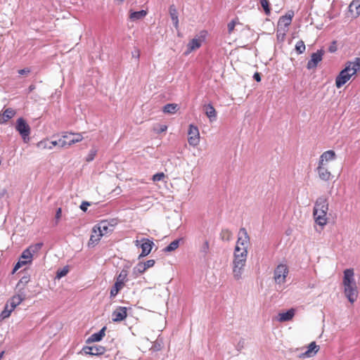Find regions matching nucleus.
<instances>
[{
  "mask_svg": "<svg viewBox=\"0 0 360 360\" xmlns=\"http://www.w3.org/2000/svg\"><path fill=\"white\" fill-rule=\"evenodd\" d=\"M128 309L125 307H117L112 313V320L114 322H121L127 317Z\"/></svg>",
  "mask_w": 360,
  "mask_h": 360,
  "instance_id": "nucleus-13",
  "label": "nucleus"
},
{
  "mask_svg": "<svg viewBox=\"0 0 360 360\" xmlns=\"http://www.w3.org/2000/svg\"><path fill=\"white\" fill-rule=\"evenodd\" d=\"M336 158V153L333 150H329L323 152L320 158L318 164L328 165L330 161H333Z\"/></svg>",
  "mask_w": 360,
  "mask_h": 360,
  "instance_id": "nucleus-16",
  "label": "nucleus"
},
{
  "mask_svg": "<svg viewBox=\"0 0 360 360\" xmlns=\"http://www.w3.org/2000/svg\"><path fill=\"white\" fill-rule=\"evenodd\" d=\"M336 51V46L335 45L333 46H330L329 47V51L331 52V53H333Z\"/></svg>",
  "mask_w": 360,
  "mask_h": 360,
  "instance_id": "nucleus-58",
  "label": "nucleus"
},
{
  "mask_svg": "<svg viewBox=\"0 0 360 360\" xmlns=\"http://www.w3.org/2000/svg\"><path fill=\"white\" fill-rule=\"evenodd\" d=\"M250 244V236L245 228H240L238 234L236 245L235 248L245 249L248 248Z\"/></svg>",
  "mask_w": 360,
  "mask_h": 360,
  "instance_id": "nucleus-7",
  "label": "nucleus"
},
{
  "mask_svg": "<svg viewBox=\"0 0 360 360\" xmlns=\"http://www.w3.org/2000/svg\"><path fill=\"white\" fill-rule=\"evenodd\" d=\"M188 142L192 146H196L200 143V133L198 128L193 124L189 125L188 131Z\"/></svg>",
  "mask_w": 360,
  "mask_h": 360,
  "instance_id": "nucleus-9",
  "label": "nucleus"
},
{
  "mask_svg": "<svg viewBox=\"0 0 360 360\" xmlns=\"http://www.w3.org/2000/svg\"><path fill=\"white\" fill-rule=\"evenodd\" d=\"M115 1H117L118 4H122L124 0H115Z\"/></svg>",
  "mask_w": 360,
  "mask_h": 360,
  "instance_id": "nucleus-59",
  "label": "nucleus"
},
{
  "mask_svg": "<svg viewBox=\"0 0 360 360\" xmlns=\"http://www.w3.org/2000/svg\"><path fill=\"white\" fill-rule=\"evenodd\" d=\"M207 36L206 30H201L198 34L195 36L187 44L186 54H188L192 51L200 49L202 43L205 41Z\"/></svg>",
  "mask_w": 360,
  "mask_h": 360,
  "instance_id": "nucleus-4",
  "label": "nucleus"
},
{
  "mask_svg": "<svg viewBox=\"0 0 360 360\" xmlns=\"http://www.w3.org/2000/svg\"><path fill=\"white\" fill-rule=\"evenodd\" d=\"M179 110V106L176 103H169L163 107L162 111L167 114H174Z\"/></svg>",
  "mask_w": 360,
  "mask_h": 360,
  "instance_id": "nucleus-28",
  "label": "nucleus"
},
{
  "mask_svg": "<svg viewBox=\"0 0 360 360\" xmlns=\"http://www.w3.org/2000/svg\"><path fill=\"white\" fill-rule=\"evenodd\" d=\"M90 206V203L89 202H86V201H84L82 202L81 205H80V209L84 211V212H86L87 210V207Z\"/></svg>",
  "mask_w": 360,
  "mask_h": 360,
  "instance_id": "nucleus-51",
  "label": "nucleus"
},
{
  "mask_svg": "<svg viewBox=\"0 0 360 360\" xmlns=\"http://www.w3.org/2000/svg\"><path fill=\"white\" fill-rule=\"evenodd\" d=\"M145 266L146 267V269H149L150 267H153L155 264V262L154 259H149L148 261H146V262H143Z\"/></svg>",
  "mask_w": 360,
  "mask_h": 360,
  "instance_id": "nucleus-50",
  "label": "nucleus"
},
{
  "mask_svg": "<svg viewBox=\"0 0 360 360\" xmlns=\"http://www.w3.org/2000/svg\"><path fill=\"white\" fill-rule=\"evenodd\" d=\"M134 243H135V245H136V246H139V240H135V241H134Z\"/></svg>",
  "mask_w": 360,
  "mask_h": 360,
  "instance_id": "nucleus-61",
  "label": "nucleus"
},
{
  "mask_svg": "<svg viewBox=\"0 0 360 360\" xmlns=\"http://www.w3.org/2000/svg\"><path fill=\"white\" fill-rule=\"evenodd\" d=\"M289 274V268L286 264H278L274 271V281L276 284H284Z\"/></svg>",
  "mask_w": 360,
  "mask_h": 360,
  "instance_id": "nucleus-5",
  "label": "nucleus"
},
{
  "mask_svg": "<svg viewBox=\"0 0 360 360\" xmlns=\"http://www.w3.org/2000/svg\"><path fill=\"white\" fill-rule=\"evenodd\" d=\"M38 146L44 149L51 150L56 146H58V141H52L50 142V146H46V140L41 141L38 143Z\"/></svg>",
  "mask_w": 360,
  "mask_h": 360,
  "instance_id": "nucleus-31",
  "label": "nucleus"
},
{
  "mask_svg": "<svg viewBox=\"0 0 360 360\" xmlns=\"http://www.w3.org/2000/svg\"><path fill=\"white\" fill-rule=\"evenodd\" d=\"M68 132H65L61 138L58 140V147L59 148H69L68 144L67 143V140L68 139Z\"/></svg>",
  "mask_w": 360,
  "mask_h": 360,
  "instance_id": "nucleus-34",
  "label": "nucleus"
},
{
  "mask_svg": "<svg viewBox=\"0 0 360 360\" xmlns=\"http://www.w3.org/2000/svg\"><path fill=\"white\" fill-rule=\"evenodd\" d=\"M344 292L348 300L353 304L358 297V289L356 284L344 287Z\"/></svg>",
  "mask_w": 360,
  "mask_h": 360,
  "instance_id": "nucleus-15",
  "label": "nucleus"
},
{
  "mask_svg": "<svg viewBox=\"0 0 360 360\" xmlns=\"http://www.w3.org/2000/svg\"><path fill=\"white\" fill-rule=\"evenodd\" d=\"M165 177H166V176L163 172H159L153 176L152 180L154 182L160 181H163Z\"/></svg>",
  "mask_w": 360,
  "mask_h": 360,
  "instance_id": "nucleus-43",
  "label": "nucleus"
},
{
  "mask_svg": "<svg viewBox=\"0 0 360 360\" xmlns=\"http://www.w3.org/2000/svg\"><path fill=\"white\" fill-rule=\"evenodd\" d=\"M295 15L293 11H288L284 15L279 18L278 21V27H283L288 29L289 25L291 24L292 18Z\"/></svg>",
  "mask_w": 360,
  "mask_h": 360,
  "instance_id": "nucleus-11",
  "label": "nucleus"
},
{
  "mask_svg": "<svg viewBox=\"0 0 360 360\" xmlns=\"http://www.w3.org/2000/svg\"><path fill=\"white\" fill-rule=\"evenodd\" d=\"M66 140H67V143L68 144V147H70L72 145L75 143L74 139L70 138L69 136H68V139H66Z\"/></svg>",
  "mask_w": 360,
  "mask_h": 360,
  "instance_id": "nucleus-54",
  "label": "nucleus"
},
{
  "mask_svg": "<svg viewBox=\"0 0 360 360\" xmlns=\"http://www.w3.org/2000/svg\"><path fill=\"white\" fill-rule=\"evenodd\" d=\"M68 134L74 136V137L72 139H74L75 143H79L83 140V136L79 133L68 132Z\"/></svg>",
  "mask_w": 360,
  "mask_h": 360,
  "instance_id": "nucleus-46",
  "label": "nucleus"
},
{
  "mask_svg": "<svg viewBox=\"0 0 360 360\" xmlns=\"http://www.w3.org/2000/svg\"><path fill=\"white\" fill-rule=\"evenodd\" d=\"M306 49L305 44L302 40H300L295 45V50L298 53H302Z\"/></svg>",
  "mask_w": 360,
  "mask_h": 360,
  "instance_id": "nucleus-40",
  "label": "nucleus"
},
{
  "mask_svg": "<svg viewBox=\"0 0 360 360\" xmlns=\"http://www.w3.org/2000/svg\"><path fill=\"white\" fill-rule=\"evenodd\" d=\"M124 287V285L115 282L114 285L111 288L110 295L111 298H114L118 292Z\"/></svg>",
  "mask_w": 360,
  "mask_h": 360,
  "instance_id": "nucleus-30",
  "label": "nucleus"
},
{
  "mask_svg": "<svg viewBox=\"0 0 360 360\" xmlns=\"http://www.w3.org/2000/svg\"><path fill=\"white\" fill-rule=\"evenodd\" d=\"M141 241L143 242L141 245L142 251L139 257V258L149 255L154 245L153 242L148 238H143Z\"/></svg>",
  "mask_w": 360,
  "mask_h": 360,
  "instance_id": "nucleus-20",
  "label": "nucleus"
},
{
  "mask_svg": "<svg viewBox=\"0 0 360 360\" xmlns=\"http://www.w3.org/2000/svg\"><path fill=\"white\" fill-rule=\"evenodd\" d=\"M46 146H50V142L48 143V141H46Z\"/></svg>",
  "mask_w": 360,
  "mask_h": 360,
  "instance_id": "nucleus-63",
  "label": "nucleus"
},
{
  "mask_svg": "<svg viewBox=\"0 0 360 360\" xmlns=\"http://www.w3.org/2000/svg\"><path fill=\"white\" fill-rule=\"evenodd\" d=\"M319 178L324 181H328L331 179L333 175L329 171L328 165L318 164L316 167Z\"/></svg>",
  "mask_w": 360,
  "mask_h": 360,
  "instance_id": "nucleus-14",
  "label": "nucleus"
},
{
  "mask_svg": "<svg viewBox=\"0 0 360 360\" xmlns=\"http://www.w3.org/2000/svg\"><path fill=\"white\" fill-rule=\"evenodd\" d=\"M209 250H210L209 242H208V240H205L204 243L202 244V245L200 248V252H202L203 254L206 255L209 252Z\"/></svg>",
  "mask_w": 360,
  "mask_h": 360,
  "instance_id": "nucleus-45",
  "label": "nucleus"
},
{
  "mask_svg": "<svg viewBox=\"0 0 360 360\" xmlns=\"http://www.w3.org/2000/svg\"><path fill=\"white\" fill-rule=\"evenodd\" d=\"M247 256V250L235 248L233 260V274L237 280L241 278L246 264Z\"/></svg>",
  "mask_w": 360,
  "mask_h": 360,
  "instance_id": "nucleus-3",
  "label": "nucleus"
},
{
  "mask_svg": "<svg viewBox=\"0 0 360 360\" xmlns=\"http://www.w3.org/2000/svg\"><path fill=\"white\" fill-rule=\"evenodd\" d=\"M127 275L128 274L127 270H122L119 275L117 276L115 282L121 283L124 285L127 281Z\"/></svg>",
  "mask_w": 360,
  "mask_h": 360,
  "instance_id": "nucleus-33",
  "label": "nucleus"
},
{
  "mask_svg": "<svg viewBox=\"0 0 360 360\" xmlns=\"http://www.w3.org/2000/svg\"><path fill=\"white\" fill-rule=\"evenodd\" d=\"M30 281V276H23L20 278V280L19 281L18 283V286L20 287V286H25V285H27Z\"/></svg>",
  "mask_w": 360,
  "mask_h": 360,
  "instance_id": "nucleus-44",
  "label": "nucleus"
},
{
  "mask_svg": "<svg viewBox=\"0 0 360 360\" xmlns=\"http://www.w3.org/2000/svg\"><path fill=\"white\" fill-rule=\"evenodd\" d=\"M106 328L103 327L99 332L92 334L87 340V343L101 341L105 336V331Z\"/></svg>",
  "mask_w": 360,
  "mask_h": 360,
  "instance_id": "nucleus-26",
  "label": "nucleus"
},
{
  "mask_svg": "<svg viewBox=\"0 0 360 360\" xmlns=\"http://www.w3.org/2000/svg\"><path fill=\"white\" fill-rule=\"evenodd\" d=\"M16 114V111L11 108H6L0 112V124H6Z\"/></svg>",
  "mask_w": 360,
  "mask_h": 360,
  "instance_id": "nucleus-18",
  "label": "nucleus"
},
{
  "mask_svg": "<svg viewBox=\"0 0 360 360\" xmlns=\"http://www.w3.org/2000/svg\"><path fill=\"white\" fill-rule=\"evenodd\" d=\"M349 12L354 18L360 15V0H353L349 6Z\"/></svg>",
  "mask_w": 360,
  "mask_h": 360,
  "instance_id": "nucleus-22",
  "label": "nucleus"
},
{
  "mask_svg": "<svg viewBox=\"0 0 360 360\" xmlns=\"http://www.w3.org/2000/svg\"><path fill=\"white\" fill-rule=\"evenodd\" d=\"M33 255L30 252V251L28 250V248L25 249L20 257L21 260H24L27 262V264H30L32 261Z\"/></svg>",
  "mask_w": 360,
  "mask_h": 360,
  "instance_id": "nucleus-32",
  "label": "nucleus"
},
{
  "mask_svg": "<svg viewBox=\"0 0 360 360\" xmlns=\"http://www.w3.org/2000/svg\"><path fill=\"white\" fill-rule=\"evenodd\" d=\"M105 351V348L101 345L85 346L79 353L85 355L98 356L103 354Z\"/></svg>",
  "mask_w": 360,
  "mask_h": 360,
  "instance_id": "nucleus-10",
  "label": "nucleus"
},
{
  "mask_svg": "<svg viewBox=\"0 0 360 360\" xmlns=\"http://www.w3.org/2000/svg\"><path fill=\"white\" fill-rule=\"evenodd\" d=\"M323 54L324 51L323 50H318L316 53H313L310 60L307 63V69L311 70L316 68L319 63L322 60Z\"/></svg>",
  "mask_w": 360,
  "mask_h": 360,
  "instance_id": "nucleus-12",
  "label": "nucleus"
},
{
  "mask_svg": "<svg viewBox=\"0 0 360 360\" xmlns=\"http://www.w3.org/2000/svg\"><path fill=\"white\" fill-rule=\"evenodd\" d=\"M254 79L257 81V82H260L261 81V76H260V74L259 72H255L254 74V76H253Z\"/></svg>",
  "mask_w": 360,
  "mask_h": 360,
  "instance_id": "nucleus-55",
  "label": "nucleus"
},
{
  "mask_svg": "<svg viewBox=\"0 0 360 360\" xmlns=\"http://www.w3.org/2000/svg\"><path fill=\"white\" fill-rule=\"evenodd\" d=\"M167 129V125H162L160 129L159 132L165 131Z\"/></svg>",
  "mask_w": 360,
  "mask_h": 360,
  "instance_id": "nucleus-57",
  "label": "nucleus"
},
{
  "mask_svg": "<svg viewBox=\"0 0 360 360\" xmlns=\"http://www.w3.org/2000/svg\"><path fill=\"white\" fill-rule=\"evenodd\" d=\"M329 205L327 198L321 196L314 203L313 217L315 222L321 226H324L328 223L327 213Z\"/></svg>",
  "mask_w": 360,
  "mask_h": 360,
  "instance_id": "nucleus-2",
  "label": "nucleus"
},
{
  "mask_svg": "<svg viewBox=\"0 0 360 360\" xmlns=\"http://www.w3.org/2000/svg\"><path fill=\"white\" fill-rule=\"evenodd\" d=\"M115 224V221L112 219L111 221L108 220H102L96 225L98 231H99L104 236L110 234L113 231V229Z\"/></svg>",
  "mask_w": 360,
  "mask_h": 360,
  "instance_id": "nucleus-8",
  "label": "nucleus"
},
{
  "mask_svg": "<svg viewBox=\"0 0 360 360\" xmlns=\"http://www.w3.org/2000/svg\"><path fill=\"white\" fill-rule=\"evenodd\" d=\"M295 314V310L290 309L286 312H281L278 314V321L280 322L288 321L292 319Z\"/></svg>",
  "mask_w": 360,
  "mask_h": 360,
  "instance_id": "nucleus-23",
  "label": "nucleus"
},
{
  "mask_svg": "<svg viewBox=\"0 0 360 360\" xmlns=\"http://www.w3.org/2000/svg\"><path fill=\"white\" fill-rule=\"evenodd\" d=\"M136 58H139V50H137Z\"/></svg>",
  "mask_w": 360,
  "mask_h": 360,
  "instance_id": "nucleus-62",
  "label": "nucleus"
},
{
  "mask_svg": "<svg viewBox=\"0 0 360 360\" xmlns=\"http://www.w3.org/2000/svg\"><path fill=\"white\" fill-rule=\"evenodd\" d=\"M147 14V12L144 10L139 11H134L130 13L129 18L131 20H138L143 18Z\"/></svg>",
  "mask_w": 360,
  "mask_h": 360,
  "instance_id": "nucleus-29",
  "label": "nucleus"
},
{
  "mask_svg": "<svg viewBox=\"0 0 360 360\" xmlns=\"http://www.w3.org/2000/svg\"><path fill=\"white\" fill-rule=\"evenodd\" d=\"M354 273L353 269H347L344 271L342 284L344 287L356 285L354 278Z\"/></svg>",
  "mask_w": 360,
  "mask_h": 360,
  "instance_id": "nucleus-17",
  "label": "nucleus"
},
{
  "mask_svg": "<svg viewBox=\"0 0 360 360\" xmlns=\"http://www.w3.org/2000/svg\"><path fill=\"white\" fill-rule=\"evenodd\" d=\"M96 155V152H92V153L89 155V157L87 158V161H91L94 158V156Z\"/></svg>",
  "mask_w": 360,
  "mask_h": 360,
  "instance_id": "nucleus-56",
  "label": "nucleus"
},
{
  "mask_svg": "<svg viewBox=\"0 0 360 360\" xmlns=\"http://www.w3.org/2000/svg\"><path fill=\"white\" fill-rule=\"evenodd\" d=\"M319 350V346L316 344L315 342H311L305 352H303L299 355V358L305 359L314 356Z\"/></svg>",
  "mask_w": 360,
  "mask_h": 360,
  "instance_id": "nucleus-19",
  "label": "nucleus"
},
{
  "mask_svg": "<svg viewBox=\"0 0 360 360\" xmlns=\"http://www.w3.org/2000/svg\"><path fill=\"white\" fill-rule=\"evenodd\" d=\"M34 88H35V87H34V85H31V86H30V87H29V89H30V91H32L33 89H34Z\"/></svg>",
  "mask_w": 360,
  "mask_h": 360,
  "instance_id": "nucleus-60",
  "label": "nucleus"
},
{
  "mask_svg": "<svg viewBox=\"0 0 360 360\" xmlns=\"http://www.w3.org/2000/svg\"><path fill=\"white\" fill-rule=\"evenodd\" d=\"M69 271L68 266H65L61 269H58L56 272V278L60 279V278L67 275Z\"/></svg>",
  "mask_w": 360,
  "mask_h": 360,
  "instance_id": "nucleus-42",
  "label": "nucleus"
},
{
  "mask_svg": "<svg viewBox=\"0 0 360 360\" xmlns=\"http://www.w3.org/2000/svg\"><path fill=\"white\" fill-rule=\"evenodd\" d=\"M15 129L19 132L25 143H27L30 141L31 129L22 117L17 120Z\"/></svg>",
  "mask_w": 360,
  "mask_h": 360,
  "instance_id": "nucleus-6",
  "label": "nucleus"
},
{
  "mask_svg": "<svg viewBox=\"0 0 360 360\" xmlns=\"http://www.w3.org/2000/svg\"><path fill=\"white\" fill-rule=\"evenodd\" d=\"M260 4L265 13L266 15H269L271 13V9L269 0H260Z\"/></svg>",
  "mask_w": 360,
  "mask_h": 360,
  "instance_id": "nucleus-41",
  "label": "nucleus"
},
{
  "mask_svg": "<svg viewBox=\"0 0 360 360\" xmlns=\"http://www.w3.org/2000/svg\"><path fill=\"white\" fill-rule=\"evenodd\" d=\"M220 236L221 240L229 241L232 238V233L228 229H224L221 231Z\"/></svg>",
  "mask_w": 360,
  "mask_h": 360,
  "instance_id": "nucleus-38",
  "label": "nucleus"
},
{
  "mask_svg": "<svg viewBox=\"0 0 360 360\" xmlns=\"http://www.w3.org/2000/svg\"><path fill=\"white\" fill-rule=\"evenodd\" d=\"M135 269H136V271H137L139 274H143V273H144V272L147 270V269H146V267L145 266V265H144L143 262H139V263L136 265V268H135Z\"/></svg>",
  "mask_w": 360,
  "mask_h": 360,
  "instance_id": "nucleus-47",
  "label": "nucleus"
},
{
  "mask_svg": "<svg viewBox=\"0 0 360 360\" xmlns=\"http://www.w3.org/2000/svg\"><path fill=\"white\" fill-rule=\"evenodd\" d=\"M360 71V58H355L352 61H347L345 67L342 70L335 78V86L338 89L341 88L357 72Z\"/></svg>",
  "mask_w": 360,
  "mask_h": 360,
  "instance_id": "nucleus-1",
  "label": "nucleus"
},
{
  "mask_svg": "<svg viewBox=\"0 0 360 360\" xmlns=\"http://www.w3.org/2000/svg\"><path fill=\"white\" fill-rule=\"evenodd\" d=\"M25 297L22 295H13L10 300L7 302L11 307V310H14L15 308L18 306L23 300Z\"/></svg>",
  "mask_w": 360,
  "mask_h": 360,
  "instance_id": "nucleus-27",
  "label": "nucleus"
},
{
  "mask_svg": "<svg viewBox=\"0 0 360 360\" xmlns=\"http://www.w3.org/2000/svg\"><path fill=\"white\" fill-rule=\"evenodd\" d=\"M61 214H62V210L60 207H59L57 211H56V219L57 220H59L61 217Z\"/></svg>",
  "mask_w": 360,
  "mask_h": 360,
  "instance_id": "nucleus-53",
  "label": "nucleus"
},
{
  "mask_svg": "<svg viewBox=\"0 0 360 360\" xmlns=\"http://www.w3.org/2000/svg\"><path fill=\"white\" fill-rule=\"evenodd\" d=\"M236 25V21H235V20H231L228 24V31H229V34H231L234 30Z\"/></svg>",
  "mask_w": 360,
  "mask_h": 360,
  "instance_id": "nucleus-48",
  "label": "nucleus"
},
{
  "mask_svg": "<svg viewBox=\"0 0 360 360\" xmlns=\"http://www.w3.org/2000/svg\"><path fill=\"white\" fill-rule=\"evenodd\" d=\"M27 264V262L24 260H20L14 266L13 271H16L19 269L22 266Z\"/></svg>",
  "mask_w": 360,
  "mask_h": 360,
  "instance_id": "nucleus-49",
  "label": "nucleus"
},
{
  "mask_svg": "<svg viewBox=\"0 0 360 360\" xmlns=\"http://www.w3.org/2000/svg\"><path fill=\"white\" fill-rule=\"evenodd\" d=\"M288 31V29L280 28L277 27L276 36L277 39L280 41H283L285 37L286 32Z\"/></svg>",
  "mask_w": 360,
  "mask_h": 360,
  "instance_id": "nucleus-37",
  "label": "nucleus"
},
{
  "mask_svg": "<svg viewBox=\"0 0 360 360\" xmlns=\"http://www.w3.org/2000/svg\"><path fill=\"white\" fill-rule=\"evenodd\" d=\"M31 72L30 69L29 68H26L24 69H21L18 70V73L21 75H27Z\"/></svg>",
  "mask_w": 360,
  "mask_h": 360,
  "instance_id": "nucleus-52",
  "label": "nucleus"
},
{
  "mask_svg": "<svg viewBox=\"0 0 360 360\" xmlns=\"http://www.w3.org/2000/svg\"><path fill=\"white\" fill-rule=\"evenodd\" d=\"M204 110L205 115L209 118L210 122L216 120L217 111L212 104H207L204 105Z\"/></svg>",
  "mask_w": 360,
  "mask_h": 360,
  "instance_id": "nucleus-24",
  "label": "nucleus"
},
{
  "mask_svg": "<svg viewBox=\"0 0 360 360\" xmlns=\"http://www.w3.org/2000/svg\"><path fill=\"white\" fill-rule=\"evenodd\" d=\"M13 311V310H11V307L8 304V303H7L5 305L4 309L1 313L0 318L4 319L9 317Z\"/></svg>",
  "mask_w": 360,
  "mask_h": 360,
  "instance_id": "nucleus-35",
  "label": "nucleus"
},
{
  "mask_svg": "<svg viewBox=\"0 0 360 360\" xmlns=\"http://www.w3.org/2000/svg\"><path fill=\"white\" fill-rule=\"evenodd\" d=\"M179 245V240H174L165 249V252H172L178 248Z\"/></svg>",
  "mask_w": 360,
  "mask_h": 360,
  "instance_id": "nucleus-39",
  "label": "nucleus"
},
{
  "mask_svg": "<svg viewBox=\"0 0 360 360\" xmlns=\"http://www.w3.org/2000/svg\"><path fill=\"white\" fill-rule=\"evenodd\" d=\"M169 15L176 29L179 28V22L178 18V11L174 5H171L169 8Z\"/></svg>",
  "mask_w": 360,
  "mask_h": 360,
  "instance_id": "nucleus-25",
  "label": "nucleus"
},
{
  "mask_svg": "<svg viewBox=\"0 0 360 360\" xmlns=\"http://www.w3.org/2000/svg\"><path fill=\"white\" fill-rule=\"evenodd\" d=\"M43 243H38L33 245H31L27 248L30 251L32 255L37 253L42 248Z\"/></svg>",
  "mask_w": 360,
  "mask_h": 360,
  "instance_id": "nucleus-36",
  "label": "nucleus"
},
{
  "mask_svg": "<svg viewBox=\"0 0 360 360\" xmlns=\"http://www.w3.org/2000/svg\"><path fill=\"white\" fill-rule=\"evenodd\" d=\"M103 236L102 233L96 229V225H95L92 229L91 234L88 242L89 246L94 247L96 245Z\"/></svg>",
  "mask_w": 360,
  "mask_h": 360,
  "instance_id": "nucleus-21",
  "label": "nucleus"
}]
</instances>
